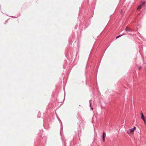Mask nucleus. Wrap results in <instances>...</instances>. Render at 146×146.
<instances>
[{
  "label": "nucleus",
  "instance_id": "f257e3e1",
  "mask_svg": "<svg viewBox=\"0 0 146 146\" xmlns=\"http://www.w3.org/2000/svg\"><path fill=\"white\" fill-rule=\"evenodd\" d=\"M90 24V21H85V22L82 24V28L84 29L86 28Z\"/></svg>",
  "mask_w": 146,
  "mask_h": 146
},
{
  "label": "nucleus",
  "instance_id": "f03ea898",
  "mask_svg": "<svg viewBox=\"0 0 146 146\" xmlns=\"http://www.w3.org/2000/svg\"><path fill=\"white\" fill-rule=\"evenodd\" d=\"M106 136V134L104 131H103V132L102 138L103 141L104 142H105V138Z\"/></svg>",
  "mask_w": 146,
  "mask_h": 146
},
{
  "label": "nucleus",
  "instance_id": "7ed1b4c3",
  "mask_svg": "<svg viewBox=\"0 0 146 146\" xmlns=\"http://www.w3.org/2000/svg\"><path fill=\"white\" fill-rule=\"evenodd\" d=\"M59 121L60 122V124L61 125L60 129V134L61 135H62V131H63V129H62L63 126H62V121H61V120H60Z\"/></svg>",
  "mask_w": 146,
  "mask_h": 146
},
{
  "label": "nucleus",
  "instance_id": "20e7f679",
  "mask_svg": "<svg viewBox=\"0 0 146 146\" xmlns=\"http://www.w3.org/2000/svg\"><path fill=\"white\" fill-rule=\"evenodd\" d=\"M125 31L127 32H132V30L130 28H128V27H126V28L125 29Z\"/></svg>",
  "mask_w": 146,
  "mask_h": 146
},
{
  "label": "nucleus",
  "instance_id": "39448f33",
  "mask_svg": "<svg viewBox=\"0 0 146 146\" xmlns=\"http://www.w3.org/2000/svg\"><path fill=\"white\" fill-rule=\"evenodd\" d=\"M136 129V127H134L133 128L130 129V132L131 133L133 132Z\"/></svg>",
  "mask_w": 146,
  "mask_h": 146
},
{
  "label": "nucleus",
  "instance_id": "423d86ee",
  "mask_svg": "<svg viewBox=\"0 0 146 146\" xmlns=\"http://www.w3.org/2000/svg\"><path fill=\"white\" fill-rule=\"evenodd\" d=\"M141 119L143 120L144 121L145 120V119H146V118H145L144 116L143 113L142 112L141 113Z\"/></svg>",
  "mask_w": 146,
  "mask_h": 146
},
{
  "label": "nucleus",
  "instance_id": "0eeeda50",
  "mask_svg": "<svg viewBox=\"0 0 146 146\" xmlns=\"http://www.w3.org/2000/svg\"><path fill=\"white\" fill-rule=\"evenodd\" d=\"M125 35V33H123L122 35H119L118 36H117L116 37V38L115 39H117V38H118L121 37V36H122L123 35Z\"/></svg>",
  "mask_w": 146,
  "mask_h": 146
},
{
  "label": "nucleus",
  "instance_id": "6e6552de",
  "mask_svg": "<svg viewBox=\"0 0 146 146\" xmlns=\"http://www.w3.org/2000/svg\"><path fill=\"white\" fill-rule=\"evenodd\" d=\"M141 7H142L141 5H140L137 8V10H139L141 8Z\"/></svg>",
  "mask_w": 146,
  "mask_h": 146
},
{
  "label": "nucleus",
  "instance_id": "1a4fd4ad",
  "mask_svg": "<svg viewBox=\"0 0 146 146\" xmlns=\"http://www.w3.org/2000/svg\"><path fill=\"white\" fill-rule=\"evenodd\" d=\"M145 3V1H143L141 2V6L144 5Z\"/></svg>",
  "mask_w": 146,
  "mask_h": 146
},
{
  "label": "nucleus",
  "instance_id": "9d476101",
  "mask_svg": "<svg viewBox=\"0 0 146 146\" xmlns=\"http://www.w3.org/2000/svg\"><path fill=\"white\" fill-rule=\"evenodd\" d=\"M77 53H76V57L74 60V62H76L77 61V59L78 58H78H77Z\"/></svg>",
  "mask_w": 146,
  "mask_h": 146
},
{
  "label": "nucleus",
  "instance_id": "9b49d317",
  "mask_svg": "<svg viewBox=\"0 0 146 146\" xmlns=\"http://www.w3.org/2000/svg\"><path fill=\"white\" fill-rule=\"evenodd\" d=\"M40 112H38V114L37 115V117L38 118H39L40 117Z\"/></svg>",
  "mask_w": 146,
  "mask_h": 146
},
{
  "label": "nucleus",
  "instance_id": "f8f14e48",
  "mask_svg": "<svg viewBox=\"0 0 146 146\" xmlns=\"http://www.w3.org/2000/svg\"><path fill=\"white\" fill-rule=\"evenodd\" d=\"M145 124H146V118L144 121H143Z\"/></svg>",
  "mask_w": 146,
  "mask_h": 146
},
{
  "label": "nucleus",
  "instance_id": "ddd939ff",
  "mask_svg": "<svg viewBox=\"0 0 146 146\" xmlns=\"http://www.w3.org/2000/svg\"><path fill=\"white\" fill-rule=\"evenodd\" d=\"M57 118L59 121L60 120V119L59 118V117H58V116H57Z\"/></svg>",
  "mask_w": 146,
  "mask_h": 146
},
{
  "label": "nucleus",
  "instance_id": "4468645a",
  "mask_svg": "<svg viewBox=\"0 0 146 146\" xmlns=\"http://www.w3.org/2000/svg\"><path fill=\"white\" fill-rule=\"evenodd\" d=\"M141 66H140L139 68V70H140V69H141Z\"/></svg>",
  "mask_w": 146,
  "mask_h": 146
},
{
  "label": "nucleus",
  "instance_id": "2eb2a0df",
  "mask_svg": "<svg viewBox=\"0 0 146 146\" xmlns=\"http://www.w3.org/2000/svg\"><path fill=\"white\" fill-rule=\"evenodd\" d=\"M90 105H92V103L91 102H90Z\"/></svg>",
  "mask_w": 146,
  "mask_h": 146
},
{
  "label": "nucleus",
  "instance_id": "dca6fc26",
  "mask_svg": "<svg viewBox=\"0 0 146 146\" xmlns=\"http://www.w3.org/2000/svg\"><path fill=\"white\" fill-rule=\"evenodd\" d=\"M65 72H62V75Z\"/></svg>",
  "mask_w": 146,
  "mask_h": 146
},
{
  "label": "nucleus",
  "instance_id": "f3484780",
  "mask_svg": "<svg viewBox=\"0 0 146 146\" xmlns=\"http://www.w3.org/2000/svg\"><path fill=\"white\" fill-rule=\"evenodd\" d=\"M43 138L45 139H46V137H44Z\"/></svg>",
  "mask_w": 146,
  "mask_h": 146
},
{
  "label": "nucleus",
  "instance_id": "a211bd4d",
  "mask_svg": "<svg viewBox=\"0 0 146 146\" xmlns=\"http://www.w3.org/2000/svg\"><path fill=\"white\" fill-rule=\"evenodd\" d=\"M7 20L5 21V23H7Z\"/></svg>",
  "mask_w": 146,
  "mask_h": 146
},
{
  "label": "nucleus",
  "instance_id": "6ab92c4d",
  "mask_svg": "<svg viewBox=\"0 0 146 146\" xmlns=\"http://www.w3.org/2000/svg\"><path fill=\"white\" fill-rule=\"evenodd\" d=\"M91 109H92V110H93V108H92L91 107Z\"/></svg>",
  "mask_w": 146,
  "mask_h": 146
},
{
  "label": "nucleus",
  "instance_id": "aec40b11",
  "mask_svg": "<svg viewBox=\"0 0 146 146\" xmlns=\"http://www.w3.org/2000/svg\"><path fill=\"white\" fill-rule=\"evenodd\" d=\"M91 106H92V105H90V107H91Z\"/></svg>",
  "mask_w": 146,
  "mask_h": 146
},
{
  "label": "nucleus",
  "instance_id": "412c9836",
  "mask_svg": "<svg viewBox=\"0 0 146 146\" xmlns=\"http://www.w3.org/2000/svg\"><path fill=\"white\" fill-rule=\"evenodd\" d=\"M69 42V43H71V42Z\"/></svg>",
  "mask_w": 146,
  "mask_h": 146
},
{
  "label": "nucleus",
  "instance_id": "4be33fe9",
  "mask_svg": "<svg viewBox=\"0 0 146 146\" xmlns=\"http://www.w3.org/2000/svg\"><path fill=\"white\" fill-rule=\"evenodd\" d=\"M6 15L7 16H9L8 15Z\"/></svg>",
  "mask_w": 146,
  "mask_h": 146
}]
</instances>
